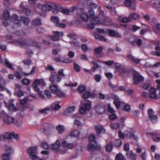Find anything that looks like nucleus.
Listing matches in <instances>:
<instances>
[{
  "mask_svg": "<svg viewBox=\"0 0 160 160\" xmlns=\"http://www.w3.org/2000/svg\"><path fill=\"white\" fill-rule=\"evenodd\" d=\"M35 40H32L29 39H25L23 38H19L14 41V43L17 46H25L28 45L29 46L34 47L36 49L40 50L41 48V46L38 43L39 40L42 38L39 36L35 37Z\"/></svg>",
  "mask_w": 160,
  "mask_h": 160,
  "instance_id": "obj_1",
  "label": "nucleus"
},
{
  "mask_svg": "<svg viewBox=\"0 0 160 160\" xmlns=\"http://www.w3.org/2000/svg\"><path fill=\"white\" fill-rule=\"evenodd\" d=\"M11 18L13 20L14 25L12 26L14 30H15L16 28L20 26L22 24L21 21L23 22L25 26H28L30 22L29 18L28 17L24 16H21V19H18V16L16 14H13Z\"/></svg>",
  "mask_w": 160,
  "mask_h": 160,
  "instance_id": "obj_2",
  "label": "nucleus"
},
{
  "mask_svg": "<svg viewBox=\"0 0 160 160\" xmlns=\"http://www.w3.org/2000/svg\"><path fill=\"white\" fill-rule=\"evenodd\" d=\"M0 117H3V122L7 124H10L11 123L17 124L18 123V121L15 119L10 117L3 110L0 113Z\"/></svg>",
  "mask_w": 160,
  "mask_h": 160,
  "instance_id": "obj_3",
  "label": "nucleus"
},
{
  "mask_svg": "<svg viewBox=\"0 0 160 160\" xmlns=\"http://www.w3.org/2000/svg\"><path fill=\"white\" fill-rule=\"evenodd\" d=\"M94 15V12L92 9H91L88 11L87 13H82L80 15V17L82 20L84 21L88 20L89 18L93 17Z\"/></svg>",
  "mask_w": 160,
  "mask_h": 160,
  "instance_id": "obj_4",
  "label": "nucleus"
},
{
  "mask_svg": "<svg viewBox=\"0 0 160 160\" xmlns=\"http://www.w3.org/2000/svg\"><path fill=\"white\" fill-rule=\"evenodd\" d=\"M62 79V78L59 77L55 72H51L49 80L52 82V83H58L60 82Z\"/></svg>",
  "mask_w": 160,
  "mask_h": 160,
  "instance_id": "obj_5",
  "label": "nucleus"
},
{
  "mask_svg": "<svg viewBox=\"0 0 160 160\" xmlns=\"http://www.w3.org/2000/svg\"><path fill=\"white\" fill-rule=\"evenodd\" d=\"M134 84L136 85L138 84L140 82H143L144 78L138 72L134 71L133 73Z\"/></svg>",
  "mask_w": 160,
  "mask_h": 160,
  "instance_id": "obj_6",
  "label": "nucleus"
},
{
  "mask_svg": "<svg viewBox=\"0 0 160 160\" xmlns=\"http://www.w3.org/2000/svg\"><path fill=\"white\" fill-rule=\"evenodd\" d=\"M52 34H53L51 36L50 39L53 41H60L59 37L63 35V33L61 31H54L52 32Z\"/></svg>",
  "mask_w": 160,
  "mask_h": 160,
  "instance_id": "obj_7",
  "label": "nucleus"
},
{
  "mask_svg": "<svg viewBox=\"0 0 160 160\" xmlns=\"http://www.w3.org/2000/svg\"><path fill=\"white\" fill-rule=\"evenodd\" d=\"M54 60L56 62H61L66 63H70L72 61L69 58L64 57H56L54 58Z\"/></svg>",
  "mask_w": 160,
  "mask_h": 160,
  "instance_id": "obj_8",
  "label": "nucleus"
},
{
  "mask_svg": "<svg viewBox=\"0 0 160 160\" xmlns=\"http://www.w3.org/2000/svg\"><path fill=\"white\" fill-rule=\"evenodd\" d=\"M13 150L11 148H9L6 150L7 153L2 154L1 156L2 159L4 160H10V156L13 152Z\"/></svg>",
  "mask_w": 160,
  "mask_h": 160,
  "instance_id": "obj_9",
  "label": "nucleus"
},
{
  "mask_svg": "<svg viewBox=\"0 0 160 160\" xmlns=\"http://www.w3.org/2000/svg\"><path fill=\"white\" fill-rule=\"evenodd\" d=\"M51 2H45L44 4L42 5L41 10L44 12H47L52 10Z\"/></svg>",
  "mask_w": 160,
  "mask_h": 160,
  "instance_id": "obj_10",
  "label": "nucleus"
},
{
  "mask_svg": "<svg viewBox=\"0 0 160 160\" xmlns=\"http://www.w3.org/2000/svg\"><path fill=\"white\" fill-rule=\"evenodd\" d=\"M23 4V2H22L20 6V8L22 9V11L20 12V13L28 16H29L31 13L30 10L28 8L24 7Z\"/></svg>",
  "mask_w": 160,
  "mask_h": 160,
  "instance_id": "obj_11",
  "label": "nucleus"
},
{
  "mask_svg": "<svg viewBox=\"0 0 160 160\" xmlns=\"http://www.w3.org/2000/svg\"><path fill=\"white\" fill-rule=\"evenodd\" d=\"M95 129L96 132L98 134L100 133L104 134L106 132V131L105 129L102 126L100 125H98L96 126L95 127Z\"/></svg>",
  "mask_w": 160,
  "mask_h": 160,
  "instance_id": "obj_12",
  "label": "nucleus"
},
{
  "mask_svg": "<svg viewBox=\"0 0 160 160\" xmlns=\"http://www.w3.org/2000/svg\"><path fill=\"white\" fill-rule=\"evenodd\" d=\"M149 92L150 94L149 95V97L150 98H153L154 99H157V96L156 94V89L153 87H151Z\"/></svg>",
  "mask_w": 160,
  "mask_h": 160,
  "instance_id": "obj_13",
  "label": "nucleus"
},
{
  "mask_svg": "<svg viewBox=\"0 0 160 160\" xmlns=\"http://www.w3.org/2000/svg\"><path fill=\"white\" fill-rule=\"evenodd\" d=\"M120 75L125 77L129 73V70L126 68L122 67L118 72Z\"/></svg>",
  "mask_w": 160,
  "mask_h": 160,
  "instance_id": "obj_14",
  "label": "nucleus"
},
{
  "mask_svg": "<svg viewBox=\"0 0 160 160\" xmlns=\"http://www.w3.org/2000/svg\"><path fill=\"white\" fill-rule=\"evenodd\" d=\"M103 48L102 47L99 46L95 48L93 53L98 57H101V53L103 50Z\"/></svg>",
  "mask_w": 160,
  "mask_h": 160,
  "instance_id": "obj_15",
  "label": "nucleus"
},
{
  "mask_svg": "<svg viewBox=\"0 0 160 160\" xmlns=\"http://www.w3.org/2000/svg\"><path fill=\"white\" fill-rule=\"evenodd\" d=\"M110 127L112 129H117L118 128L122 129V128L124 127V124L119 122H118L116 124L112 123L110 124Z\"/></svg>",
  "mask_w": 160,
  "mask_h": 160,
  "instance_id": "obj_16",
  "label": "nucleus"
},
{
  "mask_svg": "<svg viewBox=\"0 0 160 160\" xmlns=\"http://www.w3.org/2000/svg\"><path fill=\"white\" fill-rule=\"evenodd\" d=\"M60 145V141L58 139H57L56 142L52 144L51 148L52 150H58L59 148Z\"/></svg>",
  "mask_w": 160,
  "mask_h": 160,
  "instance_id": "obj_17",
  "label": "nucleus"
},
{
  "mask_svg": "<svg viewBox=\"0 0 160 160\" xmlns=\"http://www.w3.org/2000/svg\"><path fill=\"white\" fill-rule=\"evenodd\" d=\"M87 111L90 110L91 108L92 103L90 101L85 100H84V103L83 106Z\"/></svg>",
  "mask_w": 160,
  "mask_h": 160,
  "instance_id": "obj_18",
  "label": "nucleus"
},
{
  "mask_svg": "<svg viewBox=\"0 0 160 160\" xmlns=\"http://www.w3.org/2000/svg\"><path fill=\"white\" fill-rule=\"evenodd\" d=\"M126 156L128 158L131 159L132 160H136V156L132 151H128L126 153Z\"/></svg>",
  "mask_w": 160,
  "mask_h": 160,
  "instance_id": "obj_19",
  "label": "nucleus"
},
{
  "mask_svg": "<svg viewBox=\"0 0 160 160\" xmlns=\"http://www.w3.org/2000/svg\"><path fill=\"white\" fill-rule=\"evenodd\" d=\"M37 147H32L29 148L27 150V152L29 155L31 154L36 153L37 151Z\"/></svg>",
  "mask_w": 160,
  "mask_h": 160,
  "instance_id": "obj_20",
  "label": "nucleus"
},
{
  "mask_svg": "<svg viewBox=\"0 0 160 160\" xmlns=\"http://www.w3.org/2000/svg\"><path fill=\"white\" fill-rule=\"evenodd\" d=\"M91 23H93L94 25L97 24H102V22L98 17H95L92 18L91 20Z\"/></svg>",
  "mask_w": 160,
  "mask_h": 160,
  "instance_id": "obj_21",
  "label": "nucleus"
},
{
  "mask_svg": "<svg viewBox=\"0 0 160 160\" xmlns=\"http://www.w3.org/2000/svg\"><path fill=\"white\" fill-rule=\"evenodd\" d=\"M49 89L52 93L55 94L58 90L57 86L55 85L54 83H51L49 87Z\"/></svg>",
  "mask_w": 160,
  "mask_h": 160,
  "instance_id": "obj_22",
  "label": "nucleus"
},
{
  "mask_svg": "<svg viewBox=\"0 0 160 160\" xmlns=\"http://www.w3.org/2000/svg\"><path fill=\"white\" fill-rule=\"evenodd\" d=\"M122 142L121 139H116L115 141L112 142V144L115 147L117 148H120L122 145Z\"/></svg>",
  "mask_w": 160,
  "mask_h": 160,
  "instance_id": "obj_23",
  "label": "nucleus"
},
{
  "mask_svg": "<svg viewBox=\"0 0 160 160\" xmlns=\"http://www.w3.org/2000/svg\"><path fill=\"white\" fill-rule=\"evenodd\" d=\"M32 23L33 25L36 26H40L41 24V18L39 17H38L37 19L33 20Z\"/></svg>",
  "mask_w": 160,
  "mask_h": 160,
  "instance_id": "obj_24",
  "label": "nucleus"
},
{
  "mask_svg": "<svg viewBox=\"0 0 160 160\" xmlns=\"http://www.w3.org/2000/svg\"><path fill=\"white\" fill-rule=\"evenodd\" d=\"M105 33H108L109 36L112 37H114L116 35V31L114 30L111 29H106L105 30Z\"/></svg>",
  "mask_w": 160,
  "mask_h": 160,
  "instance_id": "obj_25",
  "label": "nucleus"
},
{
  "mask_svg": "<svg viewBox=\"0 0 160 160\" xmlns=\"http://www.w3.org/2000/svg\"><path fill=\"white\" fill-rule=\"evenodd\" d=\"M113 148V146L112 144V142H110L105 147V150L107 152H111L112 151Z\"/></svg>",
  "mask_w": 160,
  "mask_h": 160,
  "instance_id": "obj_26",
  "label": "nucleus"
},
{
  "mask_svg": "<svg viewBox=\"0 0 160 160\" xmlns=\"http://www.w3.org/2000/svg\"><path fill=\"white\" fill-rule=\"evenodd\" d=\"M91 63L93 65V67L92 68V72H95L96 71V69L99 68L100 67L99 64L96 63L95 61H92Z\"/></svg>",
  "mask_w": 160,
  "mask_h": 160,
  "instance_id": "obj_27",
  "label": "nucleus"
},
{
  "mask_svg": "<svg viewBox=\"0 0 160 160\" xmlns=\"http://www.w3.org/2000/svg\"><path fill=\"white\" fill-rule=\"evenodd\" d=\"M55 94L59 98H64L66 97V93L63 92L60 89H58Z\"/></svg>",
  "mask_w": 160,
  "mask_h": 160,
  "instance_id": "obj_28",
  "label": "nucleus"
},
{
  "mask_svg": "<svg viewBox=\"0 0 160 160\" xmlns=\"http://www.w3.org/2000/svg\"><path fill=\"white\" fill-rule=\"evenodd\" d=\"M89 142L94 143L95 144H97V142L96 140V137L93 134H91L89 137Z\"/></svg>",
  "mask_w": 160,
  "mask_h": 160,
  "instance_id": "obj_29",
  "label": "nucleus"
},
{
  "mask_svg": "<svg viewBox=\"0 0 160 160\" xmlns=\"http://www.w3.org/2000/svg\"><path fill=\"white\" fill-rule=\"evenodd\" d=\"M3 18L4 20H8L10 18V14L8 10L4 11L3 14Z\"/></svg>",
  "mask_w": 160,
  "mask_h": 160,
  "instance_id": "obj_30",
  "label": "nucleus"
},
{
  "mask_svg": "<svg viewBox=\"0 0 160 160\" xmlns=\"http://www.w3.org/2000/svg\"><path fill=\"white\" fill-rule=\"evenodd\" d=\"M95 37L96 40L99 41H103L106 42L107 40V39L104 36H102L98 34H96L95 36Z\"/></svg>",
  "mask_w": 160,
  "mask_h": 160,
  "instance_id": "obj_31",
  "label": "nucleus"
},
{
  "mask_svg": "<svg viewBox=\"0 0 160 160\" xmlns=\"http://www.w3.org/2000/svg\"><path fill=\"white\" fill-rule=\"evenodd\" d=\"M149 118L152 122L154 123H156L158 120L157 116L156 115H152L150 116Z\"/></svg>",
  "mask_w": 160,
  "mask_h": 160,
  "instance_id": "obj_32",
  "label": "nucleus"
},
{
  "mask_svg": "<svg viewBox=\"0 0 160 160\" xmlns=\"http://www.w3.org/2000/svg\"><path fill=\"white\" fill-rule=\"evenodd\" d=\"M30 81L29 79L26 78H24L22 79L21 81V83L23 85L28 86L30 84Z\"/></svg>",
  "mask_w": 160,
  "mask_h": 160,
  "instance_id": "obj_33",
  "label": "nucleus"
},
{
  "mask_svg": "<svg viewBox=\"0 0 160 160\" xmlns=\"http://www.w3.org/2000/svg\"><path fill=\"white\" fill-rule=\"evenodd\" d=\"M160 5V1L159 0H156L152 4V6L153 7L155 8H158L157 10H160V8H159V7Z\"/></svg>",
  "mask_w": 160,
  "mask_h": 160,
  "instance_id": "obj_34",
  "label": "nucleus"
},
{
  "mask_svg": "<svg viewBox=\"0 0 160 160\" xmlns=\"http://www.w3.org/2000/svg\"><path fill=\"white\" fill-rule=\"evenodd\" d=\"M125 136L129 138H135L134 134L133 132L127 131V133L125 134Z\"/></svg>",
  "mask_w": 160,
  "mask_h": 160,
  "instance_id": "obj_35",
  "label": "nucleus"
},
{
  "mask_svg": "<svg viewBox=\"0 0 160 160\" xmlns=\"http://www.w3.org/2000/svg\"><path fill=\"white\" fill-rule=\"evenodd\" d=\"M79 134V132L78 130H75L70 133V136L71 137H78Z\"/></svg>",
  "mask_w": 160,
  "mask_h": 160,
  "instance_id": "obj_36",
  "label": "nucleus"
},
{
  "mask_svg": "<svg viewBox=\"0 0 160 160\" xmlns=\"http://www.w3.org/2000/svg\"><path fill=\"white\" fill-rule=\"evenodd\" d=\"M12 133L10 132H7L5 133L4 136V138L7 139H10L12 138Z\"/></svg>",
  "mask_w": 160,
  "mask_h": 160,
  "instance_id": "obj_37",
  "label": "nucleus"
},
{
  "mask_svg": "<svg viewBox=\"0 0 160 160\" xmlns=\"http://www.w3.org/2000/svg\"><path fill=\"white\" fill-rule=\"evenodd\" d=\"M129 17L131 19L136 20L138 19L139 18V16L137 15L136 13L133 12L132 13H131L129 15Z\"/></svg>",
  "mask_w": 160,
  "mask_h": 160,
  "instance_id": "obj_38",
  "label": "nucleus"
},
{
  "mask_svg": "<svg viewBox=\"0 0 160 160\" xmlns=\"http://www.w3.org/2000/svg\"><path fill=\"white\" fill-rule=\"evenodd\" d=\"M41 147L44 149H48L49 148V145L48 143L43 142L41 144Z\"/></svg>",
  "mask_w": 160,
  "mask_h": 160,
  "instance_id": "obj_39",
  "label": "nucleus"
},
{
  "mask_svg": "<svg viewBox=\"0 0 160 160\" xmlns=\"http://www.w3.org/2000/svg\"><path fill=\"white\" fill-rule=\"evenodd\" d=\"M57 129L59 133H62L64 130V128L62 125H59L57 127Z\"/></svg>",
  "mask_w": 160,
  "mask_h": 160,
  "instance_id": "obj_40",
  "label": "nucleus"
},
{
  "mask_svg": "<svg viewBox=\"0 0 160 160\" xmlns=\"http://www.w3.org/2000/svg\"><path fill=\"white\" fill-rule=\"evenodd\" d=\"M115 160H124L123 156L121 153H119L116 155L115 157Z\"/></svg>",
  "mask_w": 160,
  "mask_h": 160,
  "instance_id": "obj_41",
  "label": "nucleus"
},
{
  "mask_svg": "<svg viewBox=\"0 0 160 160\" xmlns=\"http://www.w3.org/2000/svg\"><path fill=\"white\" fill-rule=\"evenodd\" d=\"M78 90L81 93H83L86 90V87L82 85L79 86L78 88Z\"/></svg>",
  "mask_w": 160,
  "mask_h": 160,
  "instance_id": "obj_42",
  "label": "nucleus"
},
{
  "mask_svg": "<svg viewBox=\"0 0 160 160\" xmlns=\"http://www.w3.org/2000/svg\"><path fill=\"white\" fill-rule=\"evenodd\" d=\"M51 20L53 22L55 23L56 25L59 22V18L56 16H52L51 17Z\"/></svg>",
  "mask_w": 160,
  "mask_h": 160,
  "instance_id": "obj_43",
  "label": "nucleus"
},
{
  "mask_svg": "<svg viewBox=\"0 0 160 160\" xmlns=\"http://www.w3.org/2000/svg\"><path fill=\"white\" fill-rule=\"evenodd\" d=\"M94 147L95 145L93 143L89 142L88 145L87 146V149L88 151H91L92 150L94 149Z\"/></svg>",
  "mask_w": 160,
  "mask_h": 160,
  "instance_id": "obj_44",
  "label": "nucleus"
},
{
  "mask_svg": "<svg viewBox=\"0 0 160 160\" xmlns=\"http://www.w3.org/2000/svg\"><path fill=\"white\" fill-rule=\"evenodd\" d=\"M51 6L52 7V9H53L58 11L60 10V6L59 5L55 3H51Z\"/></svg>",
  "mask_w": 160,
  "mask_h": 160,
  "instance_id": "obj_45",
  "label": "nucleus"
},
{
  "mask_svg": "<svg viewBox=\"0 0 160 160\" xmlns=\"http://www.w3.org/2000/svg\"><path fill=\"white\" fill-rule=\"evenodd\" d=\"M92 93H91L89 92H87L85 93L82 97L85 99H87L89 98L90 96H92Z\"/></svg>",
  "mask_w": 160,
  "mask_h": 160,
  "instance_id": "obj_46",
  "label": "nucleus"
},
{
  "mask_svg": "<svg viewBox=\"0 0 160 160\" xmlns=\"http://www.w3.org/2000/svg\"><path fill=\"white\" fill-rule=\"evenodd\" d=\"M61 12L64 14L68 15L69 14L70 11L67 9L64 8H61Z\"/></svg>",
  "mask_w": 160,
  "mask_h": 160,
  "instance_id": "obj_47",
  "label": "nucleus"
},
{
  "mask_svg": "<svg viewBox=\"0 0 160 160\" xmlns=\"http://www.w3.org/2000/svg\"><path fill=\"white\" fill-rule=\"evenodd\" d=\"M94 78L96 82H98L101 81L102 77L99 74H95L94 77Z\"/></svg>",
  "mask_w": 160,
  "mask_h": 160,
  "instance_id": "obj_48",
  "label": "nucleus"
},
{
  "mask_svg": "<svg viewBox=\"0 0 160 160\" xmlns=\"http://www.w3.org/2000/svg\"><path fill=\"white\" fill-rule=\"evenodd\" d=\"M8 108L10 111H15L16 109V108L15 107L14 104L12 103H9L8 106Z\"/></svg>",
  "mask_w": 160,
  "mask_h": 160,
  "instance_id": "obj_49",
  "label": "nucleus"
},
{
  "mask_svg": "<svg viewBox=\"0 0 160 160\" xmlns=\"http://www.w3.org/2000/svg\"><path fill=\"white\" fill-rule=\"evenodd\" d=\"M45 93L48 99H51L52 97L51 92L48 90H46L45 91Z\"/></svg>",
  "mask_w": 160,
  "mask_h": 160,
  "instance_id": "obj_50",
  "label": "nucleus"
},
{
  "mask_svg": "<svg viewBox=\"0 0 160 160\" xmlns=\"http://www.w3.org/2000/svg\"><path fill=\"white\" fill-rule=\"evenodd\" d=\"M50 111V109L49 108H45L41 110L40 112L43 114H48Z\"/></svg>",
  "mask_w": 160,
  "mask_h": 160,
  "instance_id": "obj_51",
  "label": "nucleus"
},
{
  "mask_svg": "<svg viewBox=\"0 0 160 160\" xmlns=\"http://www.w3.org/2000/svg\"><path fill=\"white\" fill-rule=\"evenodd\" d=\"M76 107L74 106L68 107L66 110L67 112L69 113L73 112L75 110Z\"/></svg>",
  "mask_w": 160,
  "mask_h": 160,
  "instance_id": "obj_52",
  "label": "nucleus"
},
{
  "mask_svg": "<svg viewBox=\"0 0 160 160\" xmlns=\"http://www.w3.org/2000/svg\"><path fill=\"white\" fill-rule=\"evenodd\" d=\"M14 74L18 79L19 80L21 79L22 78V76L20 73L18 71H15L14 72Z\"/></svg>",
  "mask_w": 160,
  "mask_h": 160,
  "instance_id": "obj_53",
  "label": "nucleus"
},
{
  "mask_svg": "<svg viewBox=\"0 0 160 160\" xmlns=\"http://www.w3.org/2000/svg\"><path fill=\"white\" fill-rule=\"evenodd\" d=\"M113 103L115 105L117 109H118L120 108L121 104L120 100L118 101H113Z\"/></svg>",
  "mask_w": 160,
  "mask_h": 160,
  "instance_id": "obj_54",
  "label": "nucleus"
},
{
  "mask_svg": "<svg viewBox=\"0 0 160 160\" xmlns=\"http://www.w3.org/2000/svg\"><path fill=\"white\" fill-rule=\"evenodd\" d=\"M117 118V116L115 113H112L109 115V119L112 120H113Z\"/></svg>",
  "mask_w": 160,
  "mask_h": 160,
  "instance_id": "obj_55",
  "label": "nucleus"
},
{
  "mask_svg": "<svg viewBox=\"0 0 160 160\" xmlns=\"http://www.w3.org/2000/svg\"><path fill=\"white\" fill-rule=\"evenodd\" d=\"M118 137L120 138L119 139H124L125 136V135L123 134L121 130H120L118 131Z\"/></svg>",
  "mask_w": 160,
  "mask_h": 160,
  "instance_id": "obj_56",
  "label": "nucleus"
},
{
  "mask_svg": "<svg viewBox=\"0 0 160 160\" xmlns=\"http://www.w3.org/2000/svg\"><path fill=\"white\" fill-rule=\"evenodd\" d=\"M73 68L77 72H79L80 71L81 69L78 65L76 63H74L73 64Z\"/></svg>",
  "mask_w": 160,
  "mask_h": 160,
  "instance_id": "obj_57",
  "label": "nucleus"
},
{
  "mask_svg": "<svg viewBox=\"0 0 160 160\" xmlns=\"http://www.w3.org/2000/svg\"><path fill=\"white\" fill-rule=\"evenodd\" d=\"M63 71L64 70L63 69H60L58 72V75L62 77H64L65 76V74L64 73Z\"/></svg>",
  "mask_w": 160,
  "mask_h": 160,
  "instance_id": "obj_58",
  "label": "nucleus"
},
{
  "mask_svg": "<svg viewBox=\"0 0 160 160\" xmlns=\"http://www.w3.org/2000/svg\"><path fill=\"white\" fill-rule=\"evenodd\" d=\"M45 69L46 70L49 71H54L55 70L54 68L50 64H48L47 66L46 67Z\"/></svg>",
  "mask_w": 160,
  "mask_h": 160,
  "instance_id": "obj_59",
  "label": "nucleus"
},
{
  "mask_svg": "<svg viewBox=\"0 0 160 160\" xmlns=\"http://www.w3.org/2000/svg\"><path fill=\"white\" fill-rule=\"evenodd\" d=\"M56 26L59 28H65L66 27V25L65 24L62 23H60L58 22L56 24Z\"/></svg>",
  "mask_w": 160,
  "mask_h": 160,
  "instance_id": "obj_60",
  "label": "nucleus"
},
{
  "mask_svg": "<svg viewBox=\"0 0 160 160\" xmlns=\"http://www.w3.org/2000/svg\"><path fill=\"white\" fill-rule=\"evenodd\" d=\"M131 19L129 16L128 17L124 18L122 19V22L123 23H127L131 21Z\"/></svg>",
  "mask_w": 160,
  "mask_h": 160,
  "instance_id": "obj_61",
  "label": "nucleus"
},
{
  "mask_svg": "<svg viewBox=\"0 0 160 160\" xmlns=\"http://www.w3.org/2000/svg\"><path fill=\"white\" fill-rule=\"evenodd\" d=\"M105 75L109 80H111L113 77V75L111 72L106 73Z\"/></svg>",
  "mask_w": 160,
  "mask_h": 160,
  "instance_id": "obj_62",
  "label": "nucleus"
},
{
  "mask_svg": "<svg viewBox=\"0 0 160 160\" xmlns=\"http://www.w3.org/2000/svg\"><path fill=\"white\" fill-rule=\"evenodd\" d=\"M130 109V106L129 105L126 104L123 107V110L126 112H129Z\"/></svg>",
  "mask_w": 160,
  "mask_h": 160,
  "instance_id": "obj_63",
  "label": "nucleus"
},
{
  "mask_svg": "<svg viewBox=\"0 0 160 160\" xmlns=\"http://www.w3.org/2000/svg\"><path fill=\"white\" fill-rule=\"evenodd\" d=\"M81 48L83 52H85L87 51L88 49V48L87 45L85 44H82L81 45Z\"/></svg>",
  "mask_w": 160,
  "mask_h": 160,
  "instance_id": "obj_64",
  "label": "nucleus"
}]
</instances>
